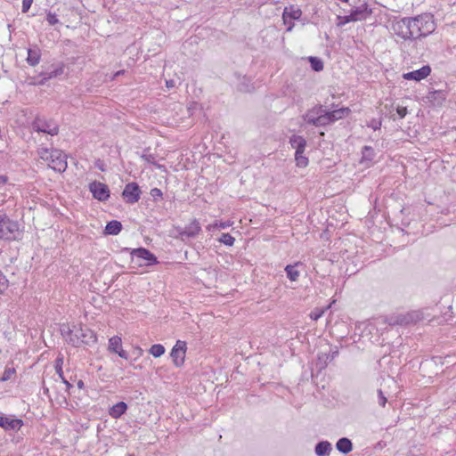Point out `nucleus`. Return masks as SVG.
<instances>
[{
    "mask_svg": "<svg viewBox=\"0 0 456 456\" xmlns=\"http://www.w3.org/2000/svg\"><path fill=\"white\" fill-rule=\"evenodd\" d=\"M141 190L136 183H129L125 186L122 197L126 203L134 204L138 202L141 197Z\"/></svg>",
    "mask_w": 456,
    "mask_h": 456,
    "instance_id": "423d86ee",
    "label": "nucleus"
},
{
    "mask_svg": "<svg viewBox=\"0 0 456 456\" xmlns=\"http://www.w3.org/2000/svg\"><path fill=\"white\" fill-rule=\"evenodd\" d=\"M151 195L152 197H161L162 196V191L161 190L158 189V188H153L151 191Z\"/></svg>",
    "mask_w": 456,
    "mask_h": 456,
    "instance_id": "c03bdc74",
    "label": "nucleus"
},
{
    "mask_svg": "<svg viewBox=\"0 0 456 456\" xmlns=\"http://www.w3.org/2000/svg\"><path fill=\"white\" fill-rule=\"evenodd\" d=\"M298 265V263H297L295 265H288L286 267H285V271H286V273H287V276L288 278L291 281H297L298 277H299V272L296 269V266Z\"/></svg>",
    "mask_w": 456,
    "mask_h": 456,
    "instance_id": "7c9ffc66",
    "label": "nucleus"
},
{
    "mask_svg": "<svg viewBox=\"0 0 456 456\" xmlns=\"http://www.w3.org/2000/svg\"><path fill=\"white\" fill-rule=\"evenodd\" d=\"M187 345L185 341L177 340L173 346L170 356L176 367H181L184 363Z\"/></svg>",
    "mask_w": 456,
    "mask_h": 456,
    "instance_id": "39448f33",
    "label": "nucleus"
},
{
    "mask_svg": "<svg viewBox=\"0 0 456 456\" xmlns=\"http://www.w3.org/2000/svg\"><path fill=\"white\" fill-rule=\"evenodd\" d=\"M324 106L322 105H317L309 110L305 115H304V120L307 124H311L313 126H316L317 121L316 119H319V117L323 110Z\"/></svg>",
    "mask_w": 456,
    "mask_h": 456,
    "instance_id": "2eb2a0df",
    "label": "nucleus"
},
{
    "mask_svg": "<svg viewBox=\"0 0 456 456\" xmlns=\"http://www.w3.org/2000/svg\"><path fill=\"white\" fill-rule=\"evenodd\" d=\"M32 3H33V0H23L22 1V12H27L29 10Z\"/></svg>",
    "mask_w": 456,
    "mask_h": 456,
    "instance_id": "37998d69",
    "label": "nucleus"
},
{
    "mask_svg": "<svg viewBox=\"0 0 456 456\" xmlns=\"http://www.w3.org/2000/svg\"><path fill=\"white\" fill-rule=\"evenodd\" d=\"M314 451L317 456H327L331 451V444L328 441H321L315 445Z\"/></svg>",
    "mask_w": 456,
    "mask_h": 456,
    "instance_id": "a878e982",
    "label": "nucleus"
},
{
    "mask_svg": "<svg viewBox=\"0 0 456 456\" xmlns=\"http://www.w3.org/2000/svg\"><path fill=\"white\" fill-rule=\"evenodd\" d=\"M46 20L50 25H56L59 23V20L55 13L48 12L46 15Z\"/></svg>",
    "mask_w": 456,
    "mask_h": 456,
    "instance_id": "4c0bfd02",
    "label": "nucleus"
},
{
    "mask_svg": "<svg viewBox=\"0 0 456 456\" xmlns=\"http://www.w3.org/2000/svg\"><path fill=\"white\" fill-rule=\"evenodd\" d=\"M311 68L314 71L320 72L323 69V61L319 57L310 56L308 57Z\"/></svg>",
    "mask_w": 456,
    "mask_h": 456,
    "instance_id": "c756f323",
    "label": "nucleus"
},
{
    "mask_svg": "<svg viewBox=\"0 0 456 456\" xmlns=\"http://www.w3.org/2000/svg\"><path fill=\"white\" fill-rule=\"evenodd\" d=\"M201 231V227L200 223L194 219L190 224L186 225L183 229H178V236L182 240H185L187 239L195 238L200 232Z\"/></svg>",
    "mask_w": 456,
    "mask_h": 456,
    "instance_id": "1a4fd4ad",
    "label": "nucleus"
},
{
    "mask_svg": "<svg viewBox=\"0 0 456 456\" xmlns=\"http://www.w3.org/2000/svg\"><path fill=\"white\" fill-rule=\"evenodd\" d=\"M89 190L94 199L100 201H105L110 198V190L105 183L94 181L89 184Z\"/></svg>",
    "mask_w": 456,
    "mask_h": 456,
    "instance_id": "0eeeda50",
    "label": "nucleus"
},
{
    "mask_svg": "<svg viewBox=\"0 0 456 456\" xmlns=\"http://www.w3.org/2000/svg\"><path fill=\"white\" fill-rule=\"evenodd\" d=\"M131 262L137 266H150L158 264L154 254L144 248H134L131 251Z\"/></svg>",
    "mask_w": 456,
    "mask_h": 456,
    "instance_id": "20e7f679",
    "label": "nucleus"
},
{
    "mask_svg": "<svg viewBox=\"0 0 456 456\" xmlns=\"http://www.w3.org/2000/svg\"><path fill=\"white\" fill-rule=\"evenodd\" d=\"M43 390H44V394L48 395V394H49V389H48V387H45V386H44V387H43Z\"/></svg>",
    "mask_w": 456,
    "mask_h": 456,
    "instance_id": "09e8293b",
    "label": "nucleus"
},
{
    "mask_svg": "<svg viewBox=\"0 0 456 456\" xmlns=\"http://www.w3.org/2000/svg\"><path fill=\"white\" fill-rule=\"evenodd\" d=\"M122 230V224L117 220H111L107 223L104 233L107 235H117Z\"/></svg>",
    "mask_w": 456,
    "mask_h": 456,
    "instance_id": "412c9836",
    "label": "nucleus"
},
{
    "mask_svg": "<svg viewBox=\"0 0 456 456\" xmlns=\"http://www.w3.org/2000/svg\"><path fill=\"white\" fill-rule=\"evenodd\" d=\"M62 364H63V356L59 355L55 360L56 373L61 379L62 382L66 385L67 389H69L70 387H72V385L64 377H62Z\"/></svg>",
    "mask_w": 456,
    "mask_h": 456,
    "instance_id": "c85d7f7f",
    "label": "nucleus"
},
{
    "mask_svg": "<svg viewBox=\"0 0 456 456\" xmlns=\"http://www.w3.org/2000/svg\"><path fill=\"white\" fill-rule=\"evenodd\" d=\"M149 353L152 356L158 358L164 354L165 347L161 344H155L151 346Z\"/></svg>",
    "mask_w": 456,
    "mask_h": 456,
    "instance_id": "72a5a7b5",
    "label": "nucleus"
},
{
    "mask_svg": "<svg viewBox=\"0 0 456 456\" xmlns=\"http://www.w3.org/2000/svg\"><path fill=\"white\" fill-rule=\"evenodd\" d=\"M323 310L315 309L310 314L312 320L317 321L323 314Z\"/></svg>",
    "mask_w": 456,
    "mask_h": 456,
    "instance_id": "a19ab883",
    "label": "nucleus"
},
{
    "mask_svg": "<svg viewBox=\"0 0 456 456\" xmlns=\"http://www.w3.org/2000/svg\"><path fill=\"white\" fill-rule=\"evenodd\" d=\"M427 101L434 106H441L446 99V93L442 90L431 91L427 95Z\"/></svg>",
    "mask_w": 456,
    "mask_h": 456,
    "instance_id": "4468645a",
    "label": "nucleus"
},
{
    "mask_svg": "<svg viewBox=\"0 0 456 456\" xmlns=\"http://www.w3.org/2000/svg\"><path fill=\"white\" fill-rule=\"evenodd\" d=\"M396 112L400 118H403L407 115V108L406 107H400L398 106L396 108Z\"/></svg>",
    "mask_w": 456,
    "mask_h": 456,
    "instance_id": "79ce46f5",
    "label": "nucleus"
},
{
    "mask_svg": "<svg viewBox=\"0 0 456 456\" xmlns=\"http://www.w3.org/2000/svg\"><path fill=\"white\" fill-rule=\"evenodd\" d=\"M317 124L315 126H325L327 125L334 123L332 118L330 116V110H328L325 107L323 108L319 119H316Z\"/></svg>",
    "mask_w": 456,
    "mask_h": 456,
    "instance_id": "cd10ccee",
    "label": "nucleus"
},
{
    "mask_svg": "<svg viewBox=\"0 0 456 456\" xmlns=\"http://www.w3.org/2000/svg\"><path fill=\"white\" fill-rule=\"evenodd\" d=\"M33 128L37 132L49 134L51 135L57 134L59 128L55 124L37 120L33 124Z\"/></svg>",
    "mask_w": 456,
    "mask_h": 456,
    "instance_id": "9b49d317",
    "label": "nucleus"
},
{
    "mask_svg": "<svg viewBox=\"0 0 456 456\" xmlns=\"http://www.w3.org/2000/svg\"><path fill=\"white\" fill-rule=\"evenodd\" d=\"M289 143L291 147L296 150V152H297V154H299L300 151H305L306 141L303 136L296 134L292 135L289 138Z\"/></svg>",
    "mask_w": 456,
    "mask_h": 456,
    "instance_id": "6ab92c4d",
    "label": "nucleus"
},
{
    "mask_svg": "<svg viewBox=\"0 0 456 456\" xmlns=\"http://www.w3.org/2000/svg\"><path fill=\"white\" fill-rule=\"evenodd\" d=\"M302 16V11L300 8L290 5L289 7H285L283 13H282V19L283 22L287 23L289 22V19L290 20H299Z\"/></svg>",
    "mask_w": 456,
    "mask_h": 456,
    "instance_id": "dca6fc26",
    "label": "nucleus"
},
{
    "mask_svg": "<svg viewBox=\"0 0 456 456\" xmlns=\"http://www.w3.org/2000/svg\"><path fill=\"white\" fill-rule=\"evenodd\" d=\"M431 72V68L428 65H425L417 70H413L403 74V78L407 80L420 81L426 78Z\"/></svg>",
    "mask_w": 456,
    "mask_h": 456,
    "instance_id": "9d476101",
    "label": "nucleus"
},
{
    "mask_svg": "<svg viewBox=\"0 0 456 456\" xmlns=\"http://www.w3.org/2000/svg\"><path fill=\"white\" fill-rule=\"evenodd\" d=\"M23 425L20 419H10L5 416H0V428L4 430H19Z\"/></svg>",
    "mask_w": 456,
    "mask_h": 456,
    "instance_id": "f8f14e48",
    "label": "nucleus"
},
{
    "mask_svg": "<svg viewBox=\"0 0 456 456\" xmlns=\"http://www.w3.org/2000/svg\"><path fill=\"white\" fill-rule=\"evenodd\" d=\"M324 360H325V356H322V360H319V359H318V361H319V362H320V364H321V368H322V369L323 368V367H322V365L324 364Z\"/></svg>",
    "mask_w": 456,
    "mask_h": 456,
    "instance_id": "de8ad7c7",
    "label": "nucleus"
},
{
    "mask_svg": "<svg viewBox=\"0 0 456 456\" xmlns=\"http://www.w3.org/2000/svg\"><path fill=\"white\" fill-rule=\"evenodd\" d=\"M339 354L338 347V346H331L330 348V352L328 354L322 353L318 355V359L322 360V356H325L324 364L322 367H326L330 362L334 360Z\"/></svg>",
    "mask_w": 456,
    "mask_h": 456,
    "instance_id": "bb28decb",
    "label": "nucleus"
},
{
    "mask_svg": "<svg viewBox=\"0 0 456 456\" xmlns=\"http://www.w3.org/2000/svg\"><path fill=\"white\" fill-rule=\"evenodd\" d=\"M218 240L226 246H232L235 239L230 233H222Z\"/></svg>",
    "mask_w": 456,
    "mask_h": 456,
    "instance_id": "c9c22d12",
    "label": "nucleus"
},
{
    "mask_svg": "<svg viewBox=\"0 0 456 456\" xmlns=\"http://www.w3.org/2000/svg\"><path fill=\"white\" fill-rule=\"evenodd\" d=\"M20 235L19 224L6 216H0V239L15 240L19 239Z\"/></svg>",
    "mask_w": 456,
    "mask_h": 456,
    "instance_id": "7ed1b4c3",
    "label": "nucleus"
},
{
    "mask_svg": "<svg viewBox=\"0 0 456 456\" xmlns=\"http://www.w3.org/2000/svg\"><path fill=\"white\" fill-rule=\"evenodd\" d=\"M75 336L77 338H81L82 342L83 343H86V344H90V343H94L96 342V336L94 334V332L88 329V328H86V329H79V330H75Z\"/></svg>",
    "mask_w": 456,
    "mask_h": 456,
    "instance_id": "f3484780",
    "label": "nucleus"
},
{
    "mask_svg": "<svg viewBox=\"0 0 456 456\" xmlns=\"http://www.w3.org/2000/svg\"><path fill=\"white\" fill-rule=\"evenodd\" d=\"M127 410V404L124 402H118L110 409V415L114 419L120 418Z\"/></svg>",
    "mask_w": 456,
    "mask_h": 456,
    "instance_id": "5701e85b",
    "label": "nucleus"
},
{
    "mask_svg": "<svg viewBox=\"0 0 456 456\" xmlns=\"http://www.w3.org/2000/svg\"><path fill=\"white\" fill-rule=\"evenodd\" d=\"M375 157V151L370 146H364L362 150L361 163L370 165Z\"/></svg>",
    "mask_w": 456,
    "mask_h": 456,
    "instance_id": "393cba45",
    "label": "nucleus"
},
{
    "mask_svg": "<svg viewBox=\"0 0 456 456\" xmlns=\"http://www.w3.org/2000/svg\"><path fill=\"white\" fill-rule=\"evenodd\" d=\"M142 159L151 164H155V156L151 153L143 152Z\"/></svg>",
    "mask_w": 456,
    "mask_h": 456,
    "instance_id": "58836bf2",
    "label": "nucleus"
},
{
    "mask_svg": "<svg viewBox=\"0 0 456 456\" xmlns=\"http://www.w3.org/2000/svg\"><path fill=\"white\" fill-rule=\"evenodd\" d=\"M387 402V397L384 395L383 392L381 389H379L378 390V403L381 406V407H385L386 403Z\"/></svg>",
    "mask_w": 456,
    "mask_h": 456,
    "instance_id": "e433bc0d",
    "label": "nucleus"
},
{
    "mask_svg": "<svg viewBox=\"0 0 456 456\" xmlns=\"http://www.w3.org/2000/svg\"><path fill=\"white\" fill-rule=\"evenodd\" d=\"M64 73V65L60 64L57 67H55L53 69L42 73V76H44L42 81L40 82L41 85H44L45 82L48 79L57 77Z\"/></svg>",
    "mask_w": 456,
    "mask_h": 456,
    "instance_id": "4be33fe9",
    "label": "nucleus"
},
{
    "mask_svg": "<svg viewBox=\"0 0 456 456\" xmlns=\"http://www.w3.org/2000/svg\"><path fill=\"white\" fill-rule=\"evenodd\" d=\"M292 20H293L289 19V22L285 23L286 25H288V28H287L288 32L291 31L294 27V22Z\"/></svg>",
    "mask_w": 456,
    "mask_h": 456,
    "instance_id": "a18cd8bd",
    "label": "nucleus"
},
{
    "mask_svg": "<svg viewBox=\"0 0 456 456\" xmlns=\"http://www.w3.org/2000/svg\"><path fill=\"white\" fill-rule=\"evenodd\" d=\"M229 226H230L229 223L220 222V223H216L214 224H209L208 226V229L210 230L211 227H215V228H218V229H225V228L229 227Z\"/></svg>",
    "mask_w": 456,
    "mask_h": 456,
    "instance_id": "ea45409f",
    "label": "nucleus"
},
{
    "mask_svg": "<svg viewBox=\"0 0 456 456\" xmlns=\"http://www.w3.org/2000/svg\"><path fill=\"white\" fill-rule=\"evenodd\" d=\"M109 350L118 354L121 358H128V354L121 347V338L118 336H113L109 339Z\"/></svg>",
    "mask_w": 456,
    "mask_h": 456,
    "instance_id": "ddd939ff",
    "label": "nucleus"
},
{
    "mask_svg": "<svg viewBox=\"0 0 456 456\" xmlns=\"http://www.w3.org/2000/svg\"><path fill=\"white\" fill-rule=\"evenodd\" d=\"M349 111L350 110L348 108H340L338 110H331V111H330V113L333 122H335V121L339 120L342 118H344L346 115H347L349 113Z\"/></svg>",
    "mask_w": 456,
    "mask_h": 456,
    "instance_id": "2f4dec72",
    "label": "nucleus"
},
{
    "mask_svg": "<svg viewBox=\"0 0 456 456\" xmlns=\"http://www.w3.org/2000/svg\"><path fill=\"white\" fill-rule=\"evenodd\" d=\"M414 321L413 314H408L406 315L400 314L395 317H391L389 321L390 325H408Z\"/></svg>",
    "mask_w": 456,
    "mask_h": 456,
    "instance_id": "aec40b11",
    "label": "nucleus"
},
{
    "mask_svg": "<svg viewBox=\"0 0 456 456\" xmlns=\"http://www.w3.org/2000/svg\"><path fill=\"white\" fill-rule=\"evenodd\" d=\"M16 370L14 367L7 365L4 369L3 376L0 378V381L5 382L11 380L15 376Z\"/></svg>",
    "mask_w": 456,
    "mask_h": 456,
    "instance_id": "473e14b6",
    "label": "nucleus"
},
{
    "mask_svg": "<svg viewBox=\"0 0 456 456\" xmlns=\"http://www.w3.org/2000/svg\"><path fill=\"white\" fill-rule=\"evenodd\" d=\"M336 448L340 452L346 454L353 450V444L350 439L346 437H342L338 440L336 444Z\"/></svg>",
    "mask_w": 456,
    "mask_h": 456,
    "instance_id": "b1692460",
    "label": "nucleus"
},
{
    "mask_svg": "<svg viewBox=\"0 0 456 456\" xmlns=\"http://www.w3.org/2000/svg\"><path fill=\"white\" fill-rule=\"evenodd\" d=\"M166 85H167V87H168V88H173L175 86V83L173 79L167 80Z\"/></svg>",
    "mask_w": 456,
    "mask_h": 456,
    "instance_id": "49530a36",
    "label": "nucleus"
},
{
    "mask_svg": "<svg viewBox=\"0 0 456 456\" xmlns=\"http://www.w3.org/2000/svg\"><path fill=\"white\" fill-rule=\"evenodd\" d=\"M436 28L433 15L428 12L415 17H404L391 24L395 35L404 41H415L427 37L436 30Z\"/></svg>",
    "mask_w": 456,
    "mask_h": 456,
    "instance_id": "f257e3e1",
    "label": "nucleus"
},
{
    "mask_svg": "<svg viewBox=\"0 0 456 456\" xmlns=\"http://www.w3.org/2000/svg\"><path fill=\"white\" fill-rule=\"evenodd\" d=\"M371 9L368 7L366 3L362 4L360 6L354 7L350 11L349 15L346 17V21H357L365 20L371 14Z\"/></svg>",
    "mask_w": 456,
    "mask_h": 456,
    "instance_id": "6e6552de",
    "label": "nucleus"
},
{
    "mask_svg": "<svg viewBox=\"0 0 456 456\" xmlns=\"http://www.w3.org/2000/svg\"><path fill=\"white\" fill-rule=\"evenodd\" d=\"M41 59V50L37 46L28 49V57L26 59L28 65L35 67Z\"/></svg>",
    "mask_w": 456,
    "mask_h": 456,
    "instance_id": "a211bd4d",
    "label": "nucleus"
},
{
    "mask_svg": "<svg viewBox=\"0 0 456 456\" xmlns=\"http://www.w3.org/2000/svg\"><path fill=\"white\" fill-rule=\"evenodd\" d=\"M77 386H78V387H80V388H81V387H83V386H84V382H83L82 380H79V381L77 382Z\"/></svg>",
    "mask_w": 456,
    "mask_h": 456,
    "instance_id": "8fccbe9b",
    "label": "nucleus"
},
{
    "mask_svg": "<svg viewBox=\"0 0 456 456\" xmlns=\"http://www.w3.org/2000/svg\"><path fill=\"white\" fill-rule=\"evenodd\" d=\"M295 160L299 167H305L308 165V159L304 155V151H300L299 154L295 152Z\"/></svg>",
    "mask_w": 456,
    "mask_h": 456,
    "instance_id": "f704fd0d",
    "label": "nucleus"
},
{
    "mask_svg": "<svg viewBox=\"0 0 456 456\" xmlns=\"http://www.w3.org/2000/svg\"><path fill=\"white\" fill-rule=\"evenodd\" d=\"M40 158L48 161V166L53 170L62 173L67 169V156L58 149H41Z\"/></svg>",
    "mask_w": 456,
    "mask_h": 456,
    "instance_id": "f03ea898",
    "label": "nucleus"
}]
</instances>
